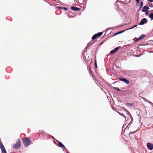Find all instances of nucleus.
<instances>
[{
  "label": "nucleus",
  "instance_id": "1",
  "mask_svg": "<svg viewBox=\"0 0 153 153\" xmlns=\"http://www.w3.org/2000/svg\"><path fill=\"white\" fill-rule=\"evenodd\" d=\"M23 141L25 147H27L31 143L29 137L25 138L23 140Z\"/></svg>",
  "mask_w": 153,
  "mask_h": 153
},
{
  "label": "nucleus",
  "instance_id": "2",
  "mask_svg": "<svg viewBox=\"0 0 153 153\" xmlns=\"http://www.w3.org/2000/svg\"><path fill=\"white\" fill-rule=\"evenodd\" d=\"M21 146V142L19 139L18 140L17 142L13 146V148L16 149H18L20 148Z\"/></svg>",
  "mask_w": 153,
  "mask_h": 153
},
{
  "label": "nucleus",
  "instance_id": "3",
  "mask_svg": "<svg viewBox=\"0 0 153 153\" xmlns=\"http://www.w3.org/2000/svg\"><path fill=\"white\" fill-rule=\"evenodd\" d=\"M0 148L2 153H7L5 148L1 142H0Z\"/></svg>",
  "mask_w": 153,
  "mask_h": 153
},
{
  "label": "nucleus",
  "instance_id": "4",
  "mask_svg": "<svg viewBox=\"0 0 153 153\" xmlns=\"http://www.w3.org/2000/svg\"><path fill=\"white\" fill-rule=\"evenodd\" d=\"M119 79L120 81L125 82L128 85L129 83V81L124 78H120Z\"/></svg>",
  "mask_w": 153,
  "mask_h": 153
},
{
  "label": "nucleus",
  "instance_id": "5",
  "mask_svg": "<svg viewBox=\"0 0 153 153\" xmlns=\"http://www.w3.org/2000/svg\"><path fill=\"white\" fill-rule=\"evenodd\" d=\"M148 21L147 19L146 18L143 19L141 21L140 25H143L145 23H146Z\"/></svg>",
  "mask_w": 153,
  "mask_h": 153
},
{
  "label": "nucleus",
  "instance_id": "6",
  "mask_svg": "<svg viewBox=\"0 0 153 153\" xmlns=\"http://www.w3.org/2000/svg\"><path fill=\"white\" fill-rule=\"evenodd\" d=\"M147 145L149 149L152 150L153 149V144H152L148 143H147Z\"/></svg>",
  "mask_w": 153,
  "mask_h": 153
},
{
  "label": "nucleus",
  "instance_id": "7",
  "mask_svg": "<svg viewBox=\"0 0 153 153\" xmlns=\"http://www.w3.org/2000/svg\"><path fill=\"white\" fill-rule=\"evenodd\" d=\"M120 48V46L118 47H116L115 49H114L113 50L111 51L110 53H114L116 52Z\"/></svg>",
  "mask_w": 153,
  "mask_h": 153
},
{
  "label": "nucleus",
  "instance_id": "8",
  "mask_svg": "<svg viewBox=\"0 0 153 153\" xmlns=\"http://www.w3.org/2000/svg\"><path fill=\"white\" fill-rule=\"evenodd\" d=\"M145 36V35L144 34H142L140 35L138 39H137L135 41V42H136L138 41L141 40L143 39Z\"/></svg>",
  "mask_w": 153,
  "mask_h": 153
},
{
  "label": "nucleus",
  "instance_id": "9",
  "mask_svg": "<svg viewBox=\"0 0 153 153\" xmlns=\"http://www.w3.org/2000/svg\"><path fill=\"white\" fill-rule=\"evenodd\" d=\"M71 10H73L77 11L78 10H80V8L75 7L71 6Z\"/></svg>",
  "mask_w": 153,
  "mask_h": 153
},
{
  "label": "nucleus",
  "instance_id": "10",
  "mask_svg": "<svg viewBox=\"0 0 153 153\" xmlns=\"http://www.w3.org/2000/svg\"><path fill=\"white\" fill-rule=\"evenodd\" d=\"M149 9V8L148 6H145L143 7V9H142L143 12H146L147 10Z\"/></svg>",
  "mask_w": 153,
  "mask_h": 153
},
{
  "label": "nucleus",
  "instance_id": "11",
  "mask_svg": "<svg viewBox=\"0 0 153 153\" xmlns=\"http://www.w3.org/2000/svg\"><path fill=\"white\" fill-rule=\"evenodd\" d=\"M57 143L58 144V145H59V147H61V148H65V146L63 145V144L60 142L59 141H58L57 142Z\"/></svg>",
  "mask_w": 153,
  "mask_h": 153
},
{
  "label": "nucleus",
  "instance_id": "12",
  "mask_svg": "<svg viewBox=\"0 0 153 153\" xmlns=\"http://www.w3.org/2000/svg\"><path fill=\"white\" fill-rule=\"evenodd\" d=\"M149 18L151 19V20L153 19V13H150L149 15Z\"/></svg>",
  "mask_w": 153,
  "mask_h": 153
},
{
  "label": "nucleus",
  "instance_id": "13",
  "mask_svg": "<svg viewBox=\"0 0 153 153\" xmlns=\"http://www.w3.org/2000/svg\"><path fill=\"white\" fill-rule=\"evenodd\" d=\"M102 32H101L98 33L96 34L97 35V36L99 37V36H101L102 35Z\"/></svg>",
  "mask_w": 153,
  "mask_h": 153
},
{
  "label": "nucleus",
  "instance_id": "14",
  "mask_svg": "<svg viewBox=\"0 0 153 153\" xmlns=\"http://www.w3.org/2000/svg\"><path fill=\"white\" fill-rule=\"evenodd\" d=\"M97 35H96V34H95V35H94L92 37V39L93 40H94V39H95L97 37Z\"/></svg>",
  "mask_w": 153,
  "mask_h": 153
},
{
  "label": "nucleus",
  "instance_id": "15",
  "mask_svg": "<svg viewBox=\"0 0 153 153\" xmlns=\"http://www.w3.org/2000/svg\"><path fill=\"white\" fill-rule=\"evenodd\" d=\"M113 88L114 89H116V90H117V91H120V89L118 88L113 87Z\"/></svg>",
  "mask_w": 153,
  "mask_h": 153
},
{
  "label": "nucleus",
  "instance_id": "16",
  "mask_svg": "<svg viewBox=\"0 0 153 153\" xmlns=\"http://www.w3.org/2000/svg\"><path fill=\"white\" fill-rule=\"evenodd\" d=\"M95 67L97 68V61L95 59Z\"/></svg>",
  "mask_w": 153,
  "mask_h": 153
},
{
  "label": "nucleus",
  "instance_id": "17",
  "mask_svg": "<svg viewBox=\"0 0 153 153\" xmlns=\"http://www.w3.org/2000/svg\"><path fill=\"white\" fill-rule=\"evenodd\" d=\"M124 31H120V32H119L116 33L115 34H119V33H122Z\"/></svg>",
  "mask_w": 153,
  "mask_h": 153
},
{
  "label": "nucleus",
  "instance_id": "18",
  "mask_svg": "<svg viewBox=\"0 0 153 153\" xmlns=\"http://www.w3.org/2000/svg\"><path fill=\"white\" fill-rule=\"evenodd\" d=\"M137 25H134L133 27H131L129 29H132L134 27H137Z\"/></svg>",
  "mask_w": 153,
  "mask_h": 153
},
{
  "label": "nucleus",
  "instance_id": "19",
  "mask_svg": "<svg viewBox=\"0 0 153 153\" xmlns=\"http://www.w3.org/2000/svg\"><path fill=\"white\" fill-rule=\"evenodd\" d=\"M128 105L130 106H132L133 105V104L132 103H128Z\"/></svg>",
  "mask_w": 153,
  "mask_h": 153
},
{
  "label": "nucleus",
  "instance_id": "20",
  "mask_svg": "<svg viewBox=\"0 0 153 153\" xmlns=\"http://www.w3.org/2000/svg\"><path fill=\"white\" fill-rule=\"evenodd\" d=\"M140 5H141V7L143 6V2H141L140 3Z\"/></svg>",
  "mask_w": 153,
  "mask_h": 153
},
{
  "label": "nucleus",
  "instance_id": "21",
  "mask_svg": "<svg viewBox=\"0 0 153 153\" xmlns=\"http://www.w3.org/2000/svg\"><path fill=\"white\" fill-rule=\"evenodd\" d=\"M146 16H147L149 13V11H146Z\"/></svg>",
  "mask_w": 153,
  "mask_h": 153
},
{
  "label": "nucleus",
  "instance_id": "22",
  "mask_svg": "<svg viewBox=\"0 0 153 153\" xmlns=\"http://www.w3.org/2000/svg\"><path fill=\"white\" fill-rule=\"evenodd\" d=\"M136 1L137 3H138L140 2V0H136Z\"/></svg>",
  "mask_w": 153,
  "mask_h": 153
},
{
  "label": "nucleus",
  "instance_id": "23",
  "mask_svg": "<svg viewBox=\"0 0 153 153\" xmlns=\"http://www.w3.org/2000/svg\"><path fill=\"white\" fill-rule=\"evenodd\" d=\"M63 8L66 11L67 10V9L65 7H63Z\"/></svg>",
  "mask_w": 153,
  "mask_h": 153
},
{
  "label": "nucleus",
  "instance_id": "24",
  "mask_svg": "<svg viewBox=\"0 0 153 153\" xmlns=\"http://www.w3.org/2000/svg\"><path fill=\"white\" fill-rule=\"evenodd\" d=\"M150 2H153V0H148Z\"/></svg>",
  "mask_w": 153,
  "mask_h": 153
},
{
  "label": "nucleus",
  "instance_id": "25",
  "mask_svg": "<svg viewBox=\"0 0 153 153\" xmlns=\"http://www.w3.org/2000/svg\"><path fill=\"white\" fill-rule=\"evenodd\" d=\"M134 132H132V133H134Z\"/></svg>",
  "mask_w": 153,
  "mask_h": 153
}]
</instances>
